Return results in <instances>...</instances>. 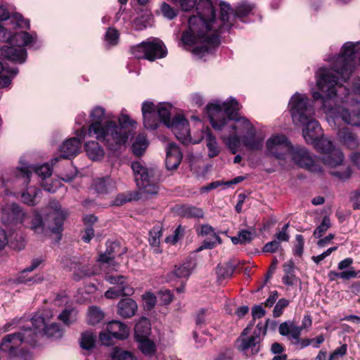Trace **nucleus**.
<instances>
[{
  "mask_svg": "<svg viewBox=\"0 0 360 360\" xmlns=\"http://www.w3.org/2000/svg\"><path fill=\"white\" fill-rule=\"evenodd\" d=\"M359 44L345 43L342 47L340 55L331 63L332 70L322 68L316 73V84L319 89L326 94V97L319 92H314L312 96L315 101L322 99L323 108L326 114L335 122L341 118L349 125L360 127V108L352 110L337 104L340 102L347 105L360 103V78L353 82L352 93L346 86L340 84L338 76L346 82L350 77L355 65V58L358 54L356 46Z\"/></svg>",
  "mask_w": 360,
  "mask_h": 360,
  "instance_id": "f257e3e1",
  "label": "nucleus"
},
{
  "mask_svg": "<svg viewBox=\"0 0 360 360\" xmlns=\"http://www.w3.org/2000/svg\"><path fill=\"white\" fill-rule=\"evenodd\" d=\"M53 316L50 309H45L40 314H35L31 323L34 329L24 327L20 331L5 335L2 339L1 349L8 352L10 356H15L18 349L23 343L34 345L39 335H46L54 338H60L63 331L58 323L48 325L47 321Z\"/></svg>",
  "mask_w": 360,
  "mask_h": 360,
  "instance_id": "f03ea898",
  "label": "nucleus"
},
{
  "mask_svg": "<svg viewBox=\"0 0 360 360\" xmlns=\"http://www.w3.org/2000/svg\"><path fill=\"white\" fill-rule=\"evenodd\" d=\"M290 110L293 123L297 126H303L302 135L308 144L316 149L321 142L328 140L323 137L321 127L314 118L315 110L310 99L304 94H294L289 102Z\"/></svg>",
  "mask_w": 360,
  "mask_h": 360,
  "instance_id": "7ed1b4c3",
  "label": "nucleus"
},
{
  "mask_svg": "<svg viewBox=\"0 0 360 360\" xmlns=\"http://www.w3.org/2000/svg\"><path fill=\"white\" fill-rule=\"evenodd\" d=\"M210 122L215 130L229 129L233 133L252 134L255 130L252 124L244 117H238L237 111L240 109L235 99L226 102L216 101L206 107Z\"/></svg>",
  "mask_w": 360,
  "mask_h": 360,
  "instance_id": "20e7f679",
  "label": "nucleus"
},
{
  "mask_svg": "<svg viewBox=\"0 0 360 360\" xmlns=\"http://www.w3.org/2000/svg\"><path fill=\"white\" fill-rule=\"evenodd\" d=\"M135 181L139 191H127L119 193L113 201L115 206H121L131 200L149 198L158 192L159 173L155 169H149L140 162L131 163Z\"/></svg>",
  "mask_w": 360,
  "mask_h": 360,
  "instance_id": "39448f33",
  "label": "nucleus"
},
{
  "mask_svg": "<svg viewBox=\"0 0 360 360\" xmlns=\"http://www.w3.org/2000/svg\"><path fill=\"white\" fill-rule=\"evenodd\" d=\"M118 122L119 125L115 121L108 122L94 135L112 151H117L125 147L137 124L124 113H121L118 117Z\"/></svg>",
  "mask_w": 360,
  "mask_h": 360,
  "instance_id": "423d86ee",
  "label": "nucleus"
},
{
  "mask_svg": "<svg viewBox=\"0 0 360 360\" xmlns=\"http://www.w3.org/2000/svg\"><path fill=\"white\" fill-rule=\"evenodd\" d=\"M37 40L36 33L30 34L22 31L16 32L13 35L11 34L9 45H4L1 47V54L8 60L22 63L27 58L25 46L36 43Z\"/></svg>",
  "mask_w": 360,
  "mask_h": 360,
  "instance_id": "0eeeda50",
  "label": "nucleus"
},
{
  "mask_svg": "<svg viewBox=\"0 0 360 360\" xmlns=\"http://www.w3.org/2000/svg\"><path fill=\"white\" fill-rule=\"evenodd\" d=\"M131 53L137 58H145L153 61L167 55V49L163 42L158 38L148 39L131 47Z\"/></svg>",
  "mask_w": 360,
  "mask_h": 360,
  "instance_id": "6e6552de",
  "label": "nucleus"
},
{
  "mask_svg": "<svg viewBox=\"0 0 360 360\" xmlns=\"http://www.w3.org/2000/svg\"><path fill=\"white\" fill-rule=\"evenodd\" d=\"M290 155L295 164L300 167L315 174H321L323 173V169L320 164V160L312 155L304 147H292Z\"/></svg>",
  "mask_w": 360,
  "mask_h": 360,
  "instance_id": "1a4fd4ad",
  "label": "nucleus"
},
{
  "mask_svg": "<svg viewBox=\"0 0 360 360\" xmlns=\"http://www.w3.org/2000/svg\"><path fill=\"white\" fill-rule=\"evenodd\" d=\"M67 213L61 210V205L56 200L49 202L44 217V231L59 234L63 231V222Z\"/></svg>",
  "mask_w": 360,
  "mask_h": 360,
  "instance_id": "9d476101",
  "label": "nucleus"
},
{
  "mask_svg": "<svg viewBox=\"0 0 360 360\" xmlns=\"http://www.w3.org/2000/svg\"><path fill=\"white\" fill-rule=\"evenodd\" d=\"M322 146L318 145V151L322 153L320 162L331 169H335L339 165H342L345 162L343 153L334 146L333 142L330 140H323L321 142Z\"/></svg>",
  "mask_w": 360,
  "mask_h": 360,
  "instance_id": "9b49d317",
  "label": "nucleus"
},
{
  "mask_svg": "<svg viewBox=\"0 0 360 360\" xmlns=\"http://www.w3.org/2000/svg\"><path fill=\"white\" fill-rule=\"evenodd\" d=\"M266 146L269 153L281 161L286 160L293 147L287 137L281 134L271 136Z\"/></svg>",
  "mask_w": 360,
  "mask_h": 360,
  "instance_id": "f8f14e48",
  "label": "nucleus"
},
{
  "mask_svg": "<svg viewBox=\"0 0 360 360\" xmlns=\"http://www.w3.org/2000/svg\"><path fill=\"white\" fill-rule=\"evenodd\" d=\"M86 129L82 127L77 134V137L71 138L63 142L60 148V155L51 160V164L55 165L61 159H68L77 155L81 148L82 140L84 138Z\"/></svg>",
  "mask_w": 360,
  "mask_h": 360,
  "instance_id": "ddd939ff",
  "label": "nucleus"
},
{
  "mask_svg": "<svg viewBox=\"0 0 360 360\" xmlns=\"http://www.w3.org/2000/svg\"><path fill=\"white\" fill-rule=\"evenodd\" d=\"M278 332L281 335L288 337V339L292 344L297 346L299 349H303L309 346L313 339H301V328H297V325L293 321H285L280 324Z\"/></svg>",
  "mask_w": 360,
  "mask_h": 360,
  "instance_id": "4468645a",
  "label": "nucleus"
},
{
  "mask_svg": "<svg viewBox=\"0 0 360 360\" xmlns=\"http://www.w3.org/2000/svg\"><path fill=\"white\" fill-rule=\"evenodd\" d=\"M34 172L39 176L45 179L49 177L52 174V169L49 164H44L39 167H24L21 168H17L14 172V178L16 181H22V185H27L30 181V177Z\"/></svg>",
  "mask_w": 360,
  "mask_h": 360,
  "instance_id": "2eb2a0df",
  "label": "nucleus"
},
{
  "mask_svg": "<svg viewBox=\"0 0 360 360\" xmlns=\"http://www.w3.org/2000/svg\"><path fill=\"white\" fill-rule=\"evenodd\" d=\"M26 214L15 202L8 203L1 209V221L6 226H17L23 224Z\"/></svg>",
  "mask_w": 360,
  "mask_h": 360,
  "instance_id": "dca6fc26",
  "label": "nucleus"
},
{
  "mask_svg": "<svg viewBox=\"0 0 360 360\" xmlns=\"http://www.w3.org/2000/svg\"><path fill=\"white\" fill-rule=\"evenodd\" d=\"M91 124L88 129V135L93 136L95 134L98 132L102 128L112 120L114 117L111 113H106L105 109L102 107H95L91 114Z\"/></svg>",
  "mask_w": 360,
  "mask_h": 360,
  "instance_id": "f3484780",
  "label": "nucleus"
},
{
  "mask_svg": "<svg viewBox=\"0 0 360 360\" xmlns=\"http://www.w3.org/2000/svg\"><path fill=\"white\" fill-rule=\"evenodd\" d=\"M170 128L176 139L184 144L191 142L188 122L181 115H177L167 126Z\"/></svg>",
  "mask_w": 360,
  "mask_h": 360,
  "instance_id": "a211bd4d",
  "label": "nucleus"
},
{
  "mask_svg": "<svg viewBox=\"0 0 360 360\" xmlns=\"http://www.w3.org/2000/svg\"><path fill=\"white\" fill-rule=\"evenodd\" d=\"M195 266L196 263L193 258H186L181 263L176 264L172 271L168 274V281H175L178 279L186 281L195 268Z\"/></svg>",
  "mask_w": 360,
  "mask_h": 360,
  "instance_id": "6ab92c4d",
  "label": "nucleus"
},
{
  "mask_svg": "<svg viewBox=\"0 0 360 360\" xmlns=\"http://www.w3.org/2000/svg\"><path fill=\"white\" fill-rule=\"evenodd\" d=\"M264 335L266 333V328L261 324H257V330L254 332V335L248 338H240V345L239 348L241 351L246 352L248 349H251L252 354L259 351V342L261 340L260 335Z\"/></svg>",
  "mask_w": 360,
  "mask_h": 360,
  "instance_id": "aec40b11",
  "label": "nucleus"
},
{
  "mask_svg": "<svg viewBox=\"0 0 360 360\" xmlns=\"http://www.w3.org/2000/svg\"><path fill=\"white\" fill-rule=\"evenodd\" d=\"M142 115L145 128L155 130L160 121L155 110V105L150 101H146L142 105Z\"/></svg>",
  "mask_w": 360,
  "mask_h": 360,
  "instance_id": "412c9836",
  "label": "nucleus"
},
{
  "mask_svg": "<svg viewBox=\"0 0 360 360\" xmlns=\"http://www.w3.org/2000/svg\"><path fill=\"white\" fill-rule=\"evenodd\" d=\"M196 231L199 236L202 237H209L205 240L198 250L203 249H212L216 246L217 244L221 243L220 237L215 233L214 229L209 224H202L196 228Z\"/></svg>",
  "mask_w": 360,
  "mask_h": 360,
  "instance_id": "4be33fe9",
  "label": "nucleus"
},
{
  "mask_svg": "<svg viewBox=\"0 0 360 360\" xmlns=\"http://www.w3.org/2000/svg\"><path fill=\"white\" fill-rule=\"evenodd\" d=\"M182 160V154L176 143H168L166 147V167L169 170L178 167Z\"/></svg>",
  "mask_w": 360,
  "mask_h": 360,
  "instance_id": "5701e85b",
  "label": "nucleus"
},
{
  "mask_svg": "<svg viewBox=\"0 0 360 360\" xmlns=\"http://www.w3.org/2000/svg\"><path fill=\"white\" fill-rule=\"evenodd\" d=\"M24 226L33 231L35 233H45L44 219L43 220L40 213L34 210L31 214H26V217L23 220Z\"/></svg>",
  "mask_w": 360,
  "mask_h": 360,
  "instance_id": "b1692460",
  "label": "nucleus"
},
{
  "mask_svg": "<svg viewBox=\"0 0 360 360\" xmlns=\"http://www.w3.org/2000/svg\"><path fill=\"white\" fill-rule=\"evenodd\" d=\"M137 309L136 302L129 297L121 300L117 304V314L124 319L134 316Z\"/></svg>",
  "mask_w": 360,
  "mask_h": 360,
  "instance_id": "393cba45",
  "label": "nucleus"
},
{
  "mask_svg": "<svg viewBox=\"0 0 360 360\" xmlns=\"http://www.w3.org/2000/svg\"><path fill=\"white\" fill-rule=\"evenodd\" d=\"M338 136L342 144L349 149H356L359 145V140L356 134L347 127H344L338 133Z\"/></svg>",
  "mask_w": 360,
  "mask_h": 360,
  "instance_id": "a878e982",
  "label": "nucleus"
},
{
  "mask_svg": "<svg viewBox=\"0 0 360 360\" xmlns=\"http://www.w3.org/2000/svg\"><path fill=\"white\" fill-rule=\"evenodd\" d=\"M106 330L110 333L113 338L123 340L128 337L129 329L124 323L119 321H112L107 325Z\"/></svg>",
  "mask_w": 360,
  "mask_h": 360,
  "instance_id": "bb28decb",
  "label": "nucleus"
},
{
  "mask_svg": "<svg viewBox=\"0 0 360 360\" xmlns=\"http://www.w3.org/2000/svg\"><path fill=\"white\" fill-rule=\"evenodd\" d=\"M202 139L205 140L208 149V156L210 158L217 156L220 152V148L216 141V138L212 134L210 129L207 127L202 131Z\"/></svg>",
  "mask_w": 360,
  "mask_h": 360,
  "instance_id": "cd10ccee",
  "label": "nucleus"
},
{
  "mask_svg": "<svg viewBox=\"0 0 360 360\" xmlns=\"http://www.w3.org/2000/svg\"><path fill=\"white\" fill-rule=\"evenodd\" d=\"M284 275L282 278V282L285 285L292 286L296 285L300 279L295 274V264L292 260H289L283 265Z\"/></svg>",
  "mask_w": 360,
  "mask_h": 360,
  "instance_id": "c85d7f7f",
  "label": "nucleus"
},
{
  "mask_svg": "<svg viewBox=\"0 0 360 360\" xmlns=\"http://www.w3.org/2000/svg\"><path fill=\"white\" fill-rule=\"evenodd\" d=\"M84 148L88 157L94 161L100 160L104 157V150L96 141H88Z\"/></svg>",
  "mask_w": 360,
  "mask_h": 360,
  "instance_id": "c756f323",
  "label": "nucleus"
},
{
  "mask_svg": "<svg viewBox=\"0 0 360 360\" xmlns=\"http://www.w3.org/2000/svg\"><path fill=\"white\" fill-rule=\"evenodd\" d=\"M94 187L98 193H107L115 188V181L109 176L94 180Z\"/></svg>",
  "mask_w": 360,
  "mask_h": 360,
  "instance_id": "7c9ffc66",
  "label": "nucleus"
},
{
  "mask_svg": "<svg viewBox=\"0 0 360 360\" xmlns=\"http://www.w3.org/2000/svg\"><path fill=\"white\" fill-rule=\"evenodd\" d=\"M222 131H225L228 134H224L221 135V139L226 142L228 148L233 154L236 153L240 146V138L237 133H233L229 129H224Z\"/></svg>",
  "mask_w": 360,
  "mask_h": 360,
  "instance_id": "2f4dec72",
  "label": "nucleus"
},
{
  "mask_svg": "<svg viewBox=\"0 0 360 360\" xmlns=\"http://www.w3.org/2000/svg\"><path fill=\"white\" fill-rule=\"evenodd\" d=\"M41 194V191L34 187L30 186L27 188L26 191L21 194V199L23 203L30 206H34L38 203L37 199Z\"/></svg>",
  "mask_w": 360,
  "mask_h": 360,
  "instance_id": "473e14b6",
  "label": "nucleus"
},
{
  "mask_svg": "<svg viewBox=\"0 0 360 360\" xmlns=\"http://www.w3.org/2000/svg\"><path fill=\"white\" fill-rule=\"evenodd\" d=\"M330 174L340 181H345L352 176V170L349 165H346L344 162L342 165H339L335 169H331Z\"/></svg>",
  "mask_w": 360,
  "mask_h": 360,
  "instance_id": "72a5a7b5",
  "label": "nucleus"
},
{
  "mask_svg": "<svg viewBox=\"0 0 360 360\" xmlns=\"http://www.w3.org/2000/svg\"><path fill=\"white\" fill-rule=\"evenodd\" d=\"M18 72L17 68L7 69L0 63V87L8 86L11 84L12 77L15 76Z\"/></svg>",
  "mask_w": 360,
  "mask_h": 360,
  "instance_id": "f704fd0d",
  "label": "nucleus"
},
{
  "mask_svg": "<svg viewBox=\"0 0 360 360\" xmlns=\"http://www.w3.org/2000/svg\"><path fill=\"white\" fill-rule=\"evenodd\" d=\"M133 293V289L129 286H114L105 292L108 299H115L120 296H127Z\"/></svg>",
  "mask_w": 360,
  "mask_h": 360,
  "instance_id": "c9c22d12",
  "label": "nucleus"
},
{
  "mask_svg": "<svg viewBox=\"0 0 360 360\" xmlns=\"http://www.w3.org/2000/svg\"><path fill=\"white\" fill-rule=\"evenodd\" d=\"M150 333V323L146 319L139 321L134 328V335L136 340L146 338Z\"/></svg>",
  "mask_w": 360,
  "mask_h": 360,
  "instance_id": "e433bc0d",
  "label": "nucleus"
},
{
  "mask_svg": "<svg viewBox=\"0 0 360 360\" xmlns=\"http://www.w3.org/2000/svg\"><path fill=\"white\" fill-rule=\"evenodd\" d=\"M171 110L172 105L169 103H160L158 105H155V110L160 120L166 126L172 122L170 119Z\"/></svg>",
  "mask_w": 360,
  "mask_h": 360,
  "instance_id": "4c0bfd02",
  "label": "nucleus"
},
{
  "mask_svg": "<svg viewBox=\"0 0 360 360\" xmlns=\"http://www.w3.org/2000/svg\"><path fill=\"white\" fill-rule=\"evenodd\" d=\"M148 146L146 136L143 134H139L132 144L131 149L133 153L136 156H141Z\"/></svg>",
  "mask_w": 360,
  "mask_h": 360,
  "instance_id": "58836bf2",
  "label": "nucleus"
},
{
  "mask_svg": "<svg viewBox=\"0 0 360 360\" xmlns=\"http://www.w3.org/2000/svg\"><path fill=\"white\" fill-rule=\"evenodd\" d=\"M243 143L248 149L251 150H259L262 148V140L255 137V130L252 134L249 133L245 135Z\"/></svg>",
  "mask_w": 360,
  "mask_h": 360,
  "instance_id": "ea45409f",
  "label": "nucleus"
},
{
  "mask_svg": "<svg viewBox=\"0 0 360 360\" xmlns=\"http://www.w3.org/2000/svg\"><path fill=\"white\" fill-rule=\"evenodd\" d=\"M160 226H154L149 233V243L150 245L154 248L156 253L161 252L160 250V237L162 236V230Z\"/></svg>",
  "mask_w": 360,
  "mask_h": 360,
  "instance_id": "a19ab883",
  "label": "nucleus"
},
{
  "mask_svg": "<svg viewBox=\"0 0 360 360\" xmlns=\"http://www.w3.org/2000/svg\"><path fill=\"white\" fill-rule=\"evenodd\" d=\"M108 360H137L130 352L115 347Z\"/></svg>",
  "mask_w": 360,
  "mask_h": 360,
  "instance_id": "79ce46f5",
  "label": "nucleus"
},
{
  "mask_svg": "<svg viewBox=\"0 0 360 360\" xmlns=\"http://www.w3.org/2000/svg\"><path fill=\"white\" fill-rule=\"evenodd\" d=\"M96 335L91 332H84L80 339V347L83 349L90 350L94 347Z\"/></svg>",
  "mask_w": 360,
  "mask_h": 360,
  "instance_id": "37998d69",
  "label": "nucleus"
},
{
  "mask_svg": "<svg viewBox=\"0 0 360 360\" xmlns=\"http://www.w3.org/2000/svg\"><path fill=\"white\" fill-rule=\"evenodd\" d=\"M136 341L139 342V348L144 354L150 356L155 353V345L148 338L138 339Z\"/></svg>",
  "mask_w": 360,
  "mask_h": 360,
  "instance_id": "c03bdc74",
  "label": "nucleus"
},
{
  "mask_svg": "<svg viewBox=\"0 0 360 360\" xmlns=\"http://www.w3.org/2000/svg\"><path fill=\"white\" fill-rule=\"evenodd\" d=\"M40 264H41V260H39L38 259H34L32 262V264H30V266H29L28 267H27L26 269H25L22 271V275L20 276H19V278H18V281L20 283H26V284H28L30 282H38V281H39L41 280L40 278H38L37 280L34 279V278H25V277L24 276V274H25L27 272L32 271L37 266H39V265Z\"/></svg>",
  "mask_w": 360,
  "mask_h": 360,
  "instance_id": "a18cd8bd",
  "label": "nucleus"
},
{
  "mask_svg": "<svg viewBox=\"0 0 360 360\" xmlns=\"http://www.w3.org/2000/svg\"><path fill=\"white\" fill-rule=\"evenodd\" d=\"M235 271V265L228 262L224 265L218 266L217 267L216 273L219 278H230Z\"/></svg>",
  "mask_w": 360,
  "mask_h": 360,
  "instance_id": "49530a36",
  "label": "nucleus"
},
{
  "mask_svg": "<svg viewBox=\"0 0 360 360\" xmlns=\"http://www.w3.org/2000/svg\"><path fill=\"white\" fill-rule=\"evenodd\" d=\"M181 214L188 218H200L203 217V212L201 209L186 205L181 207Z\"/></svg>",
  "mask_w": 360,
  "mask_h": 360,
  "instance_id": "de8ad7c7",
  "label": "nucleus"
},
{
  "mask_svg": "<svg viewBox=\"0 0 360 360\" xmlns=\"http://www.w3.org/2000/svg\"><path fill=\"white\" fill-rule=\"evenodd\" d=\"M104 317L103 313L96 307H91L89 309L88 321L91 325L99 323Z\"/></svg>",
  "mask_w": 360,
  "mask_h": 360,
  "instance_id": "09e8293b",
  "label": "nucleus"
},
{
  "mask_svg": "<svg viewBox=\"0 0 360 360\" xmlns=\"http://www.w3.org/2000/svg\"><path fill=\"white\" fill-rule=\"evenodd\" d=\"M60 320L66 326H70L77 320V312L74 309H65L58 316Z\"/></svg>",
  "mask_w": 360,
  "mask_h": 360,
  "instance_id": "8fccbe9b",
  "label": "nucleus"
},
{
  "mask_svg": "<svg viewBox=\"0 0 360 360\" xmlns=\"http://www.w3.org/2000/svg\"><path fill=\"white\" fill-rule=\"evenodd\" d=\"M161 11L164 17L169 20L176 18L179 13L178 9H174L168 4L163 2L160 7Z\"/></svg>",
  "mask_w": 360,
  "mask_h": 360,
  "instance_id": "3c124183",
  "label": "nucleus"
},
{
  "mask_svg": "<svg viewBox=\"0 0 360 360\" xmlns=\"http://www.w3.org/2000/svg\"><path fill=\"white\" fill-rule=\"evenodd\" d=\"M331 226L330 218L325 216L323 218L321 224L314 231V236L316 238H320Z\"/></svg>",
  "mask_w": 360,
  "mask_h": 360,
  "instance_id": "603ef678",
  "label": "nucleus"
},
{
  "mask_svg": "<svg viewBox=\"0 0 360 360\" xmlns=\"http://www.w3.org/2000/svg\"><path fill=\"white\" fill-rule=\"evenodd\" d=\"M254 6L248 3H243L238 5L236 9L235 16L242 18L251 13Z\"/></svg>",
  "mask_w": 360,
  "mask_h": 360,
  "instance_id": "864d4df0",
  "label": "nucleus"
},
{
  "mask_svg": "<svg viewBox=\"0 0 360 360\" xmlns=\"http://www.w3.org/2000/svg\"><path fill=\"white\" fill-rule=\"evenodd\" d=\"M115 255L112 252V247H110V250L108 248L106 250V252L103 254L100 255L98 261L103 263L109 264L110 266H115Z\"/></svg>",
  "mask_w": 360,
  "mask_h": 360,
  "instance_id": "5fc2aeb1",
  "label": "nucleus"
},
{
  "mask_svg": "<svg viewBox=\"0 0 360 360\" xmlns=\"http://www.w3.org/2000/svg\"><path fill=\"white\" fill-rule=\"evenodd\" d=\"M105 39L109 45H116L119 39L118 31L113 28H109L106 32Z\"/></svg>",
  "mask_w": 360,
  "mask_h": 360,
  "instance_id": "6e6d98bb",
  "label": "nucleus"
},
{
  "mask_svg": "<svg viewBox=\"0 0 360 360\" xmlns=\"http://www.w3.org/2000/svg\"><path fill=\"white\" fill-rule=\"evenodd\" d=\"M105 279L110 284L115 285V286H129L125 277L123 276H106Z\"/></svg>",
  "mask_w": 360,
  "mask_h": 360,
  "instance_id": "4d7b16f0",
  "label": "nucleus"
},
{
  "mask_svg": "<svg viewBox=\"0 0 360 360\" xmlns=\"http://www.w3.org/2000/svg\"><path fill=\"white\" fill-rule=\"evenodd\" d=\"M289 304V301L285 298L280 299L276 304L274 311V317H279L283 314V310Z\"/></svg>",
  "mask_w": 360,
  "mask_h": 360,
  "instance_id": "13d9d810",
  "label": "nucleus"
},
{
  "mask_svg": "<svg viewBox=\"0 0 360 360\" xmlns=\"http://www.w3.org/2000/svg\"><path fill=\"white\" fill-rule=\"evenodd\" d=\"M209 322V314L205 309H200L196 315L195 323L198 327H202Z\"/></svg>",
  "mask_w": 360,
  "mask_h": 360,
  "instance_id": "bf43d9fd",
  "label": "nucleus"
},
{
  "mask_svg": "<svg viewBox=\"0 0 360 360\" xmlns=\"http://www.w3.org/2000/svg\"><path fill=\"white\" fill-rule=\"evenodd\" d=\"M241 244L245 245L250 243L254 238V233L247 230H242L238 233Z\"/></svg>",
  "mask_w": 360,
  "mask_h": 360,
  "instance_id": "052dcab7",
  "label": "nucleus"
},
{
  "mask_svg": "<svg viewBox=\"0 0 360 360\" xmlns=\"http://www.w3.org/2000/svg\"><path fill=\"white\" fill-rule=\"evenodd\" d=\"M94 274V271L88 268V266H78L75 271V275L77 279H80L84 276H90Z\"/></svg>",
  "mask_w": 360,
  "mask_h": 360,
  "instance_id": "680f3d73",
  "label": "nucleus"
},
{
  "mask_svg": "<svg viewBox=\"0 0 360 360\" xmlns=\"http://www.w3.org/2000/svg\"><path fill=\"white\" fill-rule=\"evenodd\" d=\"M295 238H296L297 244L295 246L294 252H295V255L301 256L302 255L303 250H304V238L302 235L298 234V235H296Z\"/></svg>",
  "mask_w": 360,
  "mask_h": 360,
  "instance_id": "e2e57ef3",
  "label": "nucleus"
},
{
  "mask_svg": "<svg viewBox=\"0 0 360 360\" xmlns=\"http://www.w3.org/2000/svg\"><path fill=\"white\" fill-rule=\"evenodd\" d=\"M146 306L148 309H152L156 304V297L151 292H147L143 295Z\"/></svg>",
  "mask_w": 360,
  "mask_h": 360,
  "instance_id": "0e129e2a",
  "label": "nucleus"
},
{
  "mask_svg": "<svg viewBox=\"0 0 360 360\" xmlns=\"http://www.w3.org/2000/svg\"><path fill=\"white\" fill-rule=\"evenodd\" d=\"M159 295L160 300L165 305L169 304L173 300L172 294L169 290H161Z\"/></svg>",
  "mask_w": 360,
  "mask_h": 360,
  "instance_id": "69168bd1",
  "label": "nucleus"
},
{
  "mask_svg": "<svg viewBox=\"0 0 360 360\" xmlns=\"http://www.w3.org/2000/svg\"><path fill=\"white\" fill-rule=\"evenodd\" d=\"M289 227V224H285L281 229L278 233L276 234V238H277V241L280 242H287L289 240V235L287 233V230Z\"/></svg>",
  "mask_w": 360,
  "mask_h": 360,
  "instance_id": "338daca9",
  "label": "nucleus"
},
{
  "mask_svg": "<svg viewBox=\"0 0 360 360\" xmlns=\"http://www.w3.org/2000/svg\"><path fill=\"white\" fill-rule=\"evenodd\" d=\"M340 278L345 280H349L352 278H360V270L354 271L353 269H349L348 271L340 272Z\"/></svg>",
  "mask_w": 360,
  "mask_h": 360,
  "instance_id": "774afa93",
  "label": "nucleus"
}]
</instances>
